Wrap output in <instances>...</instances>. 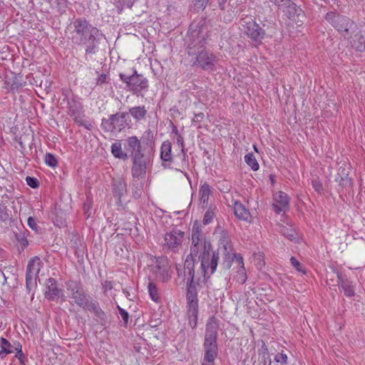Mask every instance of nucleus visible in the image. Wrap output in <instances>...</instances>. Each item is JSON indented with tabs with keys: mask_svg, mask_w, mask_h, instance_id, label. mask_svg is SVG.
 Wrapping results in <instances>:
<instances>
[{
	"mask_svg": "<svg viewBox=\"0 0 365 365\" xmlns=\"http://www.w3.org/2000/svg\"><path fill=\"white\" fill-rule=\"evenodd\" d=\"M208 31L204 20L191 24L185 38V50L192 67L210 72L216 69L218 58L205 48Z\"/></svg>",
	"mask_w": 365,
	"mask_h": 365,
	"instance_id": "f257e3e1",
	"label": "nucleus"
},
{
	"mask_svg": "<svg viewBox=\"0 0 365 365\" xmlns=\"http://www.w3.org/2000/svg\"><path fill=\"white\" fill-rule=\"evenodd\" d=\"M72 43L78 46L84 47V59L88 61L93 55L98 53L100 43L105 38L104 34L85 18L76 19L72 23Z\"/></svg>",
	"mask_w": 365,
	"mask_h": 365,
	"instance_id": "f03ea898",
	"label": "nucleus"
},
{
	"mask_svg": "<svg viewBox=\"0 0 365 365\" xmlns=\"http://www.w3.org/2000/svg\"><path fill=\"white\" fill-rule=\"evenodd\" d=\"M203 249L202 253L199 256L200 260L201 269L205 273L206 269H210V274H213L217 267L219 261V254L216 252H212V245L210 241L203 238L201 225L195 221L192 228V246L190 252L197 257L199 251Z\"/></svg>",
	"mask_w": 365,
	"mask_h": 365,
	"instance_id": "7ed1b4c3",
	"label": "nucleus"
},
{
	"mask_svg": "<svg viewBox=\"0 0 365 365\" xmlns=\"http://www.w3.org/2000/svg\"><path fill=\"white\" fill-rule=\"evenodd\" d=\"M124 148L132 158L131 175L133 179L143 180L145 178L150 163V152H145V148L135 135L125 140Z\"/></svg>",
	"mask_w": 365,
	"mask_h": 365,
	"instance_id": "20e7f679",
	"label": "nucleus"
},
{
	"mask_svg": "<svg viewBox=\"0 0 365 365\" xmlns=\"http://www.w3.org/2000/svg\"><path fill=\"white\" fill-rule=\"evenodd\" d=\"M218 324L215 317L210 318L206 324L205 339L203 343L204 357L201 365H214L218 356L217 343Z\"/></svg>",
	"mask_w": 365,
	"mask_h": 365,
	"instance_id": "39448f33",
	"label": "nucleus"
},
{
	"mask_svg": "<svg viewBox=\"0 0 365 365\" xmlns=\"http://www.w3.org/2000/svg\"><path fill=\"white\" fill-rule=\"evenodd\" d=\"M325 19L345 39H350L358 30V26L353 20L335 11L327 12Z\"/></svg>",
	"mask_w": 365,
	"mask_h": 365,
	"instance_id": "423d86ee",
	"label": "nucleus"
},
{
	"mask_svg": "<svg viewBox=\"0 0 365 365\" xmlns=\"http://www.w3.org/2000/svg\"><path fill=\"white\" fill-rule=\"evenodd\" d=\"M119 78L123 83H125L127 90L138 97H143V93L148 91V79L143 74L138 73L135 69H133L132 74L130 75L120 73Z\"/></svg>",
	"mask_w": 365,
	"mask_h": 365,
	"instance_id": "0eeeda50",
	"label": "nucleus"
},
{
	"mask_svg": "<svg viewBox=\"0 0 365 365\" xmlns=\"http://www.w3.org/2000/svg\"><path fill=\"white\" fill-rule=\"evenodd\" d=\"M130 122L128 112H118L103 118L101 120V128L104 132H120L126 127H129Z\"/></svg>",
	"mask_w": 365,
	"mask_h": 365,
	"instance_id": "6e6552de",
	"label": "nucleus"
},
{
	"mask_svg": "<svg viewBox=\"0 0 365 365\" xmlns=\"http://www.w3.org/2000/svg\"><path fill=\"white\" fill-rule=\"evenodd\" d=\"M66 287L70 297L73 300L74 303L83 309L93 299L92 297L86 292L80 281L68 280L66 282Z\"/></svg>",
	"mask_w": 365,
	"mask_h": 365,
	"instance_id": "1a4fd4ad",
	"label": "nucleus"
},
{
	"mask_svg": "<svg viewBox=\"0 0 365 365\" xmlns=\"http://www.w3.org/2000/svg\"><path fill=\"white\" fill-rule=\"evenodd\" d=\"M241 24L243 26L245 34L255 44L262 43L265 36V31L252 19H242Z\"/></svg>",
	"mask_w": 365,
	"mask_h": 365,
	"instance_id": "9d476101",
	"label": "nucleus"
},
{
	"mask_svg": "<svg viewBox=\"0 0 365 365\" xmlns=\"http://www.w3.org/2000/svg\"><path fill=\"white\" fill-rule=\"evenodd\" d=\"M1 86L6 90V93H18L26 85L23 76L12 71L7 73L3 82H0Z\"/></svg>",
	"mask_w": 365,
	"mask_h": 365,
	"instance_id": "9b49d317",
	"label": "nucleus"
},
{
	"mask_svg": "<svg viewBox=\"0 0 365 365\" xmlns=\"http://www.w3.org/2000/svg\"><path fill=\"white\" fill-rule=\"evenodd\" d=\"M195 254H192L191 252L187 256L184 265L182 266L180 264L176 265V270L179 277H183V279L192 280L195 279V259H194Z\"/></svg>",
	"mask_w": 365,
	"mask_h": 365,
	"instance_id": "f8f14e48",
	"label": "nucleus"
},
{
	"mask_svg": "<svg viewBox=\"0 0 365 365\" xmlns=\"http://www.w3.org/2000/svg\"><path fill=\"white\" fill-rule=\"evenodd\" d=\"M208 269H206V271ZM203 272V279L201 280L200 278L192 280V282H190V280L186 281V299H187V306H198V299H197V287L201 286L202 282H205V277L207 274V272H205L202 270Z\"/></svg>",
	"mask_w": 365,
	"mask_h": 365,
	"instance_id": "ddd939ff",
	"label": "nucleus"
},
{
	"mask_svg": "<svg viewBox=\"0 0 365 365\" xmlns=\"http://www.w3.org/2000/svg\"><path fill=\"white\" fill-rule=\"evenodd\" d=\"M184 238V232L180 230H173L165 234L164 237V247L176 252L177 248L182 244Z\"/></svg>",
	"mask_w": 365,
	"mask_h": 365,
	"instance_id": "4468645a",
	"label": "nucleus"
},
{
	"mask_svg": "<svg viewBox=\"0 0 365 365\" xmlns=\"http://www.w3.org/2000/svg\"><path fill=\"white\" fill-rule=\"evenodd\" d=\"M46 288L45 297L50 301L57 299L62 294V289L58 287L54 278L50 277L46 280Z\"/></svg>",
	"mask_w": 365,
	"mask_h": 365,
	"instance_id": "2eb2a0df",
	"label": "nucleus"
},
{
	"mask_svg": "<svg viewBox=\"0 0 365 365\" xmlns=\"http://www.w3.org/2000/svg\"><path fill=\"white\" fill-rule=\"evenodd\" d=\"M160 159L163 161L162 166L164 168H171L173 163L172 145L168 140L163 143L160 148Z\"/></svg>",
	"mask_w": 365,
	"mask_h": 365,
	"instance_id": "dca6fc26",
	"label": "nucleus"
},
{
	"mask_svg": "<svg viewBox=\"0 0 365 365\" xmlns=\"http://www.w3.org/2000/svg\"><path fill=\"white\" fill-rule=\"evenodd\" d=\"M155 272L157 274V277L163 282L168 281L170 277L171 274L169 272L168 265H167V260L164 258L158 259L156 261V266H155Z\"/></svg>",
	"mask_w": 365,
	"mask_h": 365,
	"instance_id": "f3484780",
	"label": "nucleus"
},
{
	"mask_svg": "<svg viewBox=\"0 0 365 365\" xmlns=\"http://www.w3.org/2000/svg\"><path fill=\"white\" fill-rule=\"evenodd\" d=\"M113 197L117 199V203L121 205V198L127 193V184L123 180L113 182L112 188Z\"/></svg>",
	"mask_w": 365,
	"mask_h": 365,
	"instance_id": "a211bd4d",
	"label": "nucleus"
},
{
	"mask_svg": "<svg viewBox=\"0 0 365 365\" xmlns=\"http://www.w3.org/2000/svg\"><path fill=\"white\" fill-rule=\"evenodd\" d=\"M83 309L93 312L95 317L98 319L101 324L106 323V314L100 307L97 301L92 299Z\"/></svg>",
	"mask_w": 365,
	"mask_h": 365,
	"instance_id": "6ab92c4d",
	"label": "nucleus"
},
{
	"mask_svg": "<svg viewBox=\"0 0 365 365\" xmlns=\"http://www.w3.org/2000/svg\"><path fill=\"white\" fill-rule=\"evenodd\" d=\"M40 268V258L38 257H34L31 258L28 262L26 274L29 276V278H31V277H36L39 273Z\"/></svg>",
	"mask_w": 365,
	"mask_h": 365,
	"instance_id": "aec40b11",
	"label": "nucleus"
},
{
	"mask_svg": "<svg viewBox=\"0 0 365 365\" xmlns=\"http://www.w3.org/2000/svg\"><path fill=\"white\" fill-rule=\"evenodd\" d=\"M279 232L289 240L294 242H299V234L297 233L295 228H294L292 225H280Z\"/></svg>",
	"mask_w": 365,
	"mask_h": 365,
	"instance_id": "412c9836",
	"label": "nucleus"
},
{
	"mask_svg": "<svg viewBox=\"0 0 365 365\" xmlns=\"http://www.w3.org/2000/svg\"><path fill=\"white\" fill-rule=\"evenodd\" d=\"M16 219V212H12L4 203H0V220L3 222H12Z\"/></svg>",
	"mask_w": 365,
	"mask_h": 365,
	"instance_id": "4be33fe9",
	"label": "nucleus"
},
{
	"mask_svg": "<svg viewBox=\"0 0 365 365\" xmlns=\"http://www.w3.org/2000/svg\"><path fill=\"white\" fill-rule=\"evenodd\" d=\"M338 284L343 289L344 294L347 297L354 296V287L351 282L347 279H344L339 272H336Z\"/></svg>",
	"mask_w": 365,
	"mask_h": 365,
	"instance_id": "5701e85b",
	"label": "nucleus"
},
{
	"mask_svg": "<svg viewBox=\"0 0 365 365\" xmlns=\"http://www.w3.org/2000/svg\"><path fill=\"white\" fill-rule=\"evenodd\" d=\"M71 247L74 250V254L77 257H82L84 254L85 246L82 238L78 235H73L71 240Z\"/></svg>",
	"mask_w": 365,
	"mask_h": 365,
	"instance_id": "b1692460",
	"label": "nucleus"
},
{
	"mask_svg": "<svg viewBox=\"0 0 365 365\" xmlns=\"http://www.w3.org/2000/svg\"><path fill=\"white\" fill-rule=\"evenodd\" d=\"M233 210L235 215L239 220L247 221L250 217V211L240 202H235Z\"/></svg>",
	"mask_w": 365,
	"mask_h": 365,
	"instance_id": "393cba45",
	"label": "nucleus"
},
{
	"mask_svg": "<svg viewBox=\"0 0 365 365\" xmlns=\"http://www.w3.org/2000/svg\"><path fill=\"white\" fill-rule=\"evenodd\" d=\"M129 114L136 122H140L145 119L148 115V110L145 106H134L129 108L128 115Z\"/></svg>",
	"mask_w": 365,
	"mask_h": 365,
	"instance_id": "a878e982",
	"label": "nucleus"
},
{
	"mask_svg": "<svg viewBox=\"0 0 365 365\" xmlns=\"http://www.w3.org/2000/svg\"><path fill=\"white\" fill-rule=\"evenodd\" d=\"M11 344L4 337L0 338V357L4 359L8 354L14 353L16 349L14 346H16V343Z\"/></svg>",
	"mask_w": 365,
	"mask_h": 365,
	"instance_id": "bb28decb",
	"label": "nucleus"
},
{
	"mask_svg": "<svg viewBox=\"0 0 365 365\" xmlns=\"http://www.w3.org/2000/svg\"><path fill=\"white\" fill-rule=\"evenodd\" d=\"M139 140L143 148H145V152H150L149 150H152L155 145L153 133L151 130H146Z\"/></svg>",
	"mask_w": 365,
	"mask_h": 365,
	"instance_id": "cd10ccee",
	"label": "nucleus"
},
{
	"mask_svg": "<svg viewBox=\"0 0 365 365\" xmlns=\"http://www.w3.org/2000/svg\"><path fill=\"white\" fill-rule=\"evenodd\" d=\"M110 151L113 155L118 159L127 160L129 158L128 154L122 149V144L120 140L113 143L110 147Z\"/></svg>",
	"mask_w": 365,
	"mask_h": 365,
	"instance_id": "c85d7f7f",
	"label": "nucleus"
},
{
	"mask_svg": "<svg viewBox=\"0 0 365 365\" xmlns=\"http://www.w3.org/2000/svg\"><path fill=\"white\" fill-rule=\"evenodd\" d=\"M230 248H233L231 244V240L228 232L223 230L220 232L219 240V248L217 252L219 253V250H230Z\"/></svg>",
	"mask_w": 365,
	"mask_h": 365,
	"instance_id": "c756f323",
	"label": "nucleus"
},
{
	"mask_svg": "<svg viewBox=\"0 0 365 365\" xmlns=\"http://www.w3.org/2000/svg\"><path fill=\"white\" fill-rule=\"evenodd\" d=\"M349 40H351L353 46H355L357 51H362L365 50V37L361 35L360 31L356 30L353 37Z\"/></svg>",
	"mask_w": 365,
	"mask_h": 365,
	"instance_id": "7c9ffc66",
	"label": "nucleus"
},
{
	"mask_svg": "<svg viewBox=\"0 0 365 365\" xmlns=\"http://www.w3.org/2000/svg\"><path fill=\"white\" fill-rule=\"evenodd\" d=\"M210 194V186L207 183H204L200 186L199 190L200 201L202 207H205L207 205L209 196Z\"/></svg>",
	"mask_w": 365,
	"mask_h": 365,
	"instance_id": "2f4dec72",
	"label": "nucleus"
},
{
	"mask_svg": "<svg viewBox=\"0 0 365 365\" xmlns=\"http://www.w3.org/2000/svg\"><path fill=\"white\" fill-rule=\"evenodd\" d=\"M70 115L73 118V121L79 126H82L88 130H91L93 125L88 120H84L81 118V115H76V112L71 106L70 108Z\"/></svg>",
	"mask_w": 365,
	"mask_h": 365,
	"instance_id": "473e14b6",
	"label": "nucleus"
},
{
	"mask_svg": "<svg viewBox=\"0 0 365 365\" xmlns=\"http://www.w3.org/2000/svg\"><path fill=\"white\" fill-rule=\"evenodd\" d=\"M223 255V261L222 265L226 269L231 267V265L235 260V253L234 252L233 248H230V250H221Z\"/></svg>",
	"mask_w": 365,
	"mask_h": 365,
	"instance_id": "72a5a7b5",
	"label": "nucleus"
},
{
	"mask_svg": "<svg viewBox=\"0 0 365 365\" xmlns=\"http://www.w3.org/2000/svg\"><path fill=\"white\" fill-rule=\"evenodd\" d=\"M189 325L193 329L197 324L198 306H187Z\"/></svg>",
	"mask_w": 365,
	"mask_h": 365,
	"instance_id": "f704fd0d",
	"label": "nucleus"
},
{
	"mask_svg": "<svg viewBox=\"0 0 365 365\" xmlns=\"http://www.w3.org/2000/svg\"><path fill=\"white\" fill-rule=\"evenodd\" d=\"M285 6L287 7V14L289 19H294L295 16H299L302 12V9L292 0Z\"/></svg>",
	"mask_w": 365,
	"mask_h": 365,
	"instance_id": "c9c22d12",
	"label": "nucleus"
},
{
	"mask_svg": "<svg viewBox=\"0 0 365 365\" xmlns=\"http://www.w3.org/2000/svg\"><path fill=\"white\" fill-rule=\"evenodd\" d=\"M274 200L276 203L282 207H289V197L287 193L282 191H278L274 195Z\"/></svg>",
	"mask_w": 365,
	"mask_h": 365,
	"instance_id": "e433bc0d",
	"label": "nucleus"
},
{
	"mask_svg": "<svg viewBox=\"0 0 365 365\" xmlns=\"http://www.w3.org/2000/svg\"><path fill=\"white\" fill-rule=\"evenodd\" d=\"M148 289L151 299L155 302H158L160 301V297L158 289L155 284L153 283V282H149L148 285Z\"/></svg>",
	"mask_w": 365,
	"mask_h": 365,
	"instance_id": "4c0bfd02",
	"label": "nucleus"
},
{
	"mask_svg": "<svg viewBox=\"0 0 365 365\" xmlns=\"http://www.w3.org/2000/svg\"><path fill=\"white\" fill-rule=\"evenodd\" d=\"M245 163L251 168L254 171L259 170V165L257 161L255 156L252 153H248L245 156Z\"/></svg>",
	"mask_w": 365,
	"mask_h": 365,
	"instance_id": "58836bf2",
	"label": "nucleus"
},
{
	"mask_svg": "<svg viewBox=\"0 0 365 365\" xmlns=\"http://www.w3.org/2000/svg\"><path fill=\"white\" fill-rule=\"evenodd\" d=\"M215 206H210L207 210L205 212L204 217H203V224L204 225H209L213 220V218L215 217Z\"/></svg>",
	"mask_w": 365,
	"mask_h": 365,
	"instance_id": "ea45409f",
	"label": "nucleus"
},
{
	"mask_svg": "<svg viewBox=\"0 0 365 365\" xmlns=\"http://www.w3.org/2000/svg\"><path fill=\"white\" fill-rule=\"evenodd\" d=\"M138 179H133L132 183L133 187H135V189L133 188V196L135 199L140 197L143 187V184L142 182H138Z\"/></svg>",
	"mask_w": 365,
	"mask_h": 365,
	"instance_id": "a19ab883",
	"label": "nucleus"
},
{
	"mask_svg": "<svg viewBox=\"0 0 365 365\" xmlns=\"http://www.w3.org/2000/svg\"><path fill=\"white\" fill-rule=\"evenodd\" d=\"M345 169L343 168L341 170V175L340 173H338L340 175V179L339 180V185L343 187H349L351 185V180L349 178V174L345 173Z\"/></svg>",
	"mask_w": 365,
	"mask_h": 365,
	"instance_id": "79ce46f5",
	"label": "nucleus"
},
{
	"mask_svg": "<svg viewBox=\"0 0 365 365\" xmlns=\"http://www.w3.org/2000/svg\"><path fill=\"white\" fill-rule=\"evenodd\" d=\"M235 278L237 283L240 284H243L245 283L247 280V274L244 266L240 267Z\"/></svg>",
	"mask_w": 365,
	"mask_h": 365,
	"instance_id": "37998d69",
	"label": "nucleus"
},
{
	"mask_svg": "<svg viewBox=\"0 0 365 365\" xmlns=\"http://www.w3.org/2000/svg\"><path fill=\"white\" fill-rule=\"evenodd\" d=\"M16 346H14V349H16L15 357L19 360L21 364L24 365L26 356L22 352V346L19 342H16Z\"/></svg>",
	"mask_w": 365,
	"mask_h": 365,
	"instance_id": "c03bdc74",
	"label": "nucleus"
},
{
	"mask_svg": "<svg viewBox=\"0 0 365 365\" xmlns=\"http://www.w3.org/2000/svg\"><path fill=\"white\" fill-rule=\"evenodd\" d=\"M44 161L47 165H48L51 168L56 167L58 163V160H57L56 158L55 157L54 155H53L51 153L46 154V155L44 157Z\"/></svg>",
	"mask_w": 365,
	"mask_h": 365,
	"instance_id": "a18cd8bd",
	"label": "nucleus"
},
{
	"mask_svg": "<svg viewBox=\"0 0 365 365\" xmlns=\"http://www.w3.org/2000/svg\"><path fill=\"white\" fill-rule=\"evenodd\" d=\"M135 1V0H119L116 6L119 11H121L123 7L130 9L134 4Z\"/></svg>",
	"mask_w": 365,
	"mask_h": 365,
	"instance_id": "49530a36",
	"label": "nucleus"
},
{
	"mask_svg": "<svg viewBox=\"0 0 365 365\" xmlns=\"http://www.w3.org/2000/svg\"><path fill=\"white\" fill-rule=\"evenodd\" d=\"M15 236L24 250L29 245L26 237L24 236V234L21 232L16 233Z\"/></svg>",
	"mask_w": 365,
	"mask_h": 365,
	"instance_id": "de8ad7c7",
	"label": "nucleus"
},
{
	"mask_svg": "<svg viewBox=\"0 0 365 365\" xmlns=\"http://www.w3.org/2000/svg\"><path fill=\"white\" fill-rule=\"evenodd\" d=\"M117 309L118 310L119 315L123 320L124 327H127L129 318L128 312L124 309L121 308L120 306H117Z\"/></svg>",
	"mask_w": 365,
	"mask_h": 365,
	"instance_id": "09e8293b",
	"label": "nucleus"
},
{
	"mask_svg": "<svg viewBox=\"0 0 365 365\" xmlns=\"http://www.w3.org/2000/svg\"><path fill=\"white\" fill-rule=\"evenodd\" d=\"M110 78L108 76L106 73H101L96 79V85L102 86L103 84L109 83Z\"/></svg>",
	"mask_w": 365,
	"mask_h": 365,
	"instance_id": "8fccbe9b",
	"label": "nucleus"
},
{
	"mask_svg": "<svg viewBox=\"0 0 365 365\" xmlns=\"http://www.w3.org/2000/svg\"><path fill=\"white\" fill-rule=\"evenodd\" d=\"M274 361L277 363H280L282 364L286 365L288 362V357L287 354L283 353H278L274 356Z\"/></svg>",
	"mask_w": 365,
	"mask_h": 365,
	"instance_id": "3c124183",
	"label": "nucleus"
},
{
	"mask_svg": "<svg viewBox=\"0 0 365 365\" xmlns=\"http://www.w3.org/2000/svg\"><path fill=\"white\" fill-rule=\"evenodd\" d=\"M258 354L259 356L262 357V359H269V349L267 346L265 344L264 341H262V344L261 348L258 350Z\"/></svg>",
	"mask_w": 365,
	"mask_h": 365,
	"instance_id": "603ef678",
	"label": "nucleus"
},
{
	"mask_svg": "<svg viewBox=\"0 0 365 365\" xmlns=\"http://www.w3.org/2000/svg\"><path fill=\"white\" fill-rule=\"evenodd\" d=\"M290 263L298 272L305 273L303 266L294 257L290 258Z\"/></svg>",
	"mask_w": 365,
	"mask_h": 365,
	"instance_id": "864d4df0",
	"label": "nucleus"
},
{
	"mask_svg": "<svg viewBox=\"0 0 365 365\" xmlns=\"http://www.w3.org/2000/svg\"><path fill=\"white\" fill-rule=\"evenodd\" d=\"M26 182L29 186L32 188H37L39 186V182L37 178L34 177L27 176Z\"/></svg>",
	"mask_w": 365,
	"mask_h": 365,
	"instance_id": "5fc2aeb1",
	"label": "nucleus"
},
{
	"mask_svg": "<svg viewBox=\"0 0 365 365\" xmlns=\"http://www.w3.org/2000/svg\"><path fill=\"white\" fill-rule=\"evenodd\" d=\"M210 0H193L195 9L204 10L207 6Z\"/></svg>",
	"mask_w": 365,
	"mask_h": 365,
	"instance_id": "6e6d98bb",
	"label": "nucleus"
},
{
	"mask_svg": "<svg viewBox=\"0 0 365 365\" xmlns=\"http://www.w3.org/2000/svg\"><path fill=\"white\" fill-rule=\"evenodd\" d=\"M27 224L29 227L35 232L38 233L39 230V227L36 223V220L33 217H29L27 220Z\"/></svg>",
	"mask_w": 365,
	"mask_h": 365,
	"instance_id": "4d7b16f0",
	"label": "nucleus"
},
{
	"mask_svg": "<svg viewBox=\"0 0 365 365\" xmlns=\"http://www.w3.org/2000/svg\"><path fill=\"white\" fill-rule=\"evenodd\" d=\"M91 208H92V203L91 200L88 198L86 199V200L83 203V210L85 214L87 215V217H90L91 215Z\"/></svg>",
	"mask_w": 365,
	"mask_h": 365,
	"instance_id": "13d9d810",
	"label": "nucleus"
},
{
	"mask_svg": "<svg viewBox=\"0 0 365 365\" xmlns=\"http://www.w3.org/2000/svg\"><path fill=\"white\" fill-rule=\"evenodd\" d=\"M272 3H273L278 8H282L285 6L287 4H289L290 0H269Z\"/></svg>",
	"mask_w": 365,
	"mask_h": 365,
	"instance_id": "bf43d9fd",
	"label": "nucleus"
},
{
	"mask_svg": "<svg viewBox=\"0 0 365 365\" xmlns=\"http://www.w3.org/2000/svg\"><path fill=\"white\" fill-rule=\"evenodd\" d=\"M313 188L316 192L320 193L322 190V185L318 180H313L312 181Z\"/></svg>",
	"mask_w": 365,
	"mask_h": 365,
	"instance_id": "052dcab7",
	"label": "nucleus"
},
{
	"mask_svg": "<svg viewBox=\"0 0 365 365\" xmlns=\"http://www.w3.org/2000/svg\"><path fill=\"white\" fill-rule=\"evenodd\" d=\"M272 209L277 214H279L281 212H285L287 207H282L275 202L272 204Z\"/></svg>",
	"mask_w": 365,
	"mask_h": 365,
	"instance_id": "680f3d73",
	"label": "nucleus"
},
{
	"mask_svg": "<svg viewBox=\"0 0 365 365\" xmlns=\"http://www.w3.org/2000/svg\"><path fill=\"white\" fill-rule=\"evenodd\" d=\"M124 245L123 244H118L115 246V253L118 256L123 257L124 254V250H123Z\"/></svg>",
	"mask_w": 365,
	"mask_h": 365,
	"instance_id": "e2e57ef3",
	"label": "nucleus"
},
{
	"mask_svg": "<svg viewBox=\"0 0 365 365\" xmlns=\"http://www.w3.org/2000/svg\"><path fill=\"white\" fill-rule=\"evenodd\" d=\"M205 118V114L202 112L195 113L194 118H192L193 123H200Z\"/></svg>",
	"mask_w": 365,
	"mask_h": 365,
	"instance_id": "0e129e2a",
	"label": "nucleus"
},
{
	"mask_svg": "<svg viewBox=\"0 0 365 365\" xmlns=\"http://www.w3.org/2000/svg\"><path fill=\"white\" fill-rule=\"evenodd\" d=\"M68 104H69V107H68L69 110L71 106L72 108L76 110V115H80L79 108H81L80 103H77L75 101H73V105L71 103H68Z\"/></svg>",
	"mask_w": 365,
	"mask_h": 365,
	"instance_id": "69168bd1",
	"label": "nucleus"
},
{
	"mask_svg": "<svg viewBox=\"0 0 365 365\" xmlns=\"http://www.w3.org/2000/svg\"><path fill=\"white\" fill-rule=\"evenodd\" d=\"M176 140L177 143L180 145L181 147V152H184L185 148V144H184V140L181 135H178L176 136Z\"/></svg>",
	"mask_w": 365,
	"mask_h": 365,
	"instance_id": "338daca9",
	"label": "nucleus"
},
{
	"mask_svg": "<svg viewBox=\"0 0 365 365\" xmlns=\"http://www.w3.org/2000/svg\"><path fill=\"white\" fill-rule=\"evenodd\" d=\"M235 259L236 262L238 263V265L240 266V267H241L242 266H244L243 258L240 254L235 253Z\"/></svg>",
	"mask_w": 365,
	"mask_h": 365,
	"instance_id": "774afa93",
	"label": "nucleus"
}]
</instances>
